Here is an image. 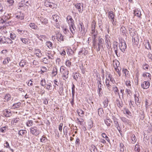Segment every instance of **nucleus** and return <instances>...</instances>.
<instances>
[{"mask_svg":"<svg viewBox=\"0 0 152 152\" xmlns=\"http://www.w3.org/2000/svg\"><path fill=\"white\" fill-rule=\"evenodd\" d=\"M53 1V0H46L45 2V5L53 9L56 7V5L52 2Z\"/></svg>","mask_w":152,"mask_h":152,"instance_id":"obj_1","label":"nucleus"},{"mask_svg":"<svg viewBox=\"0 0 152 152\" xmlns=\"http://www.w3.org/2000/svg\"><path fill=\"white\" fill-rule=\"evenodd\" d=\"M30 130L31 133L36 136L38 135L41 132L36 127H31Z\"/></svg>","mask_w":152,"mask_h":152,"instance_id":"obj_2","label":"nucleus"},{"mask_svg":"<svg viewBox=\"0 0 152 152\" xmlns=\"http://www.w3.org/2000/svg\"><path fill=\"white\" fill-rule=\"evenodd\" d=\"M119 47L121 50L123 52H124L125 49L126 48V45L124 41H121L120 42Z\"/></svg>","mask_w":152,"mask_h":152,"instance_id":"obj_3","label":"nucleus"},{"mask_svg":"<svg viewBox=\"0 0 152 152\" xmlns=\"http://www.w3.org/2000/svg\"><path fill=\"white\" fill-rule=\"evenodd\" d=\"M96 23L93 21L91 23V34L92 36H95V35H97L98 32L97 31H96L95 29Z\"/></svg>","mask_w":152,"mask_h":152,"instance_id":"obj_4","label":"nucleus"},{"mask_svg":"<svg viewBox=\"0 0 152 152\" xmlns=\"http://www.w3.org/2000/svg\"><path fill=\"white\" fill-rule=\"evenodd\" d=\"M132 37L133 44L135 45H137L139 42V37L137 35H135Z\"/></svg>","mask_w":152,"mask_h":152,"instance_id":"obj_5","label":"nucleus"},{"mask_svg":"<svg viewBox=\"0 0 152 152\" xmlns=\"http://www.w3.org/2000/svg\"><path fill=\"white\" fill-rule=\"evenodd\" d=\"M56 37V39L59 42H61V41H64V37L62 35L61 33H58L57 34Z\"/></svg>","mask_w":152,"mask_h":152,"instance_id":"obj_6","label":"nucleus"},{"mask_svg":"<svg viewBox=\"0 0 152 152\" xmlns=\"http://www.w3.org/2000/svg\"><path fill=\"white\" fill-rule=\"evenodd\" d=\"M66 19L68 20V23L69 26H75L74 23V21L73 20L71 16L68 15L66 18Z\"/></svg>","mask_w":152,"mask_h":152,"instance_id":"obj_7","label":"nucleus"},{"mask_svg":"<svg viewBox=\"0 0 152 152\" xmlns=\"http://www.w3.org/2000/svg\"><path fill=\"white\" fill-rule=\"evenodd\" d=\"M99 42L98 43V48H97V51H99L100 49V47L102 46V45L103 43L104 42V40L102 38H99Z\"/></svg>","mask_w":152,"mask_h":152,"instance_id":"obj_8","label":"nucleus"},{"mask_svg":"<svg viewBox=\"0 0 152 152\" xmlns=\"http://www.w3.org/2000/svg\"><path fill=\"white\" fill-rule=\"evenodd\" d=\"M76 8L78 9L79 12L81 13L83 10V5H81L80 3L77 4L75 5Z\"/></svg>","mask_w":152,"mask_h":152,"instance_id":"obj_9","label":"nucleus"},{"mask_svg":"<svg viewBox=\"0 0 152 152\" xmlns=\"http://www.w3.org/2000/svg\"><path fill=\"white\" fill-rule=\"evenodd\" d=\"M63 70H64V72H63V79L64 80H65L68 77V71L66 69H62Z\"/></svg>","mask_w":152,"mask_h":152,"instance_id":"obj_10","label":"nucleus"},{"mask_svg":"<svg viewBox=\"0 0 152 152\" xmlns=\"http://www.w3.org/2000/svg\"><path fill=\"white\" fill-rule=\"evenodd\" d=\"M108 18L110 19H115V15L113 12L112 11H109L108 12Z\"/></svg>","mask_w":152,"mask_h":152,"instance_id":"obj_11","label":"nucleus"},{"mask_svg":"<svg viewBox=\"0 0 152 152\" xmlns=\"http://www.w3.org/2000/svg\"><path fill=\"white\" fill-rule=\"evenodd\" d=\"M120 118L125 124H131V121L127 118L123 117H121Z\"/></svg>","mask_w":152,"mask_h":152,"instance_id":"obj_12","label":"nucleus"},{"mask_svg":"<svg viewBox=\"0 0 152 152\" xmlns=\"http://www.w3.org/2000/svg\"><path fill=\"white\" fill-rule=\"evenodd\" d=\"M105 84L107 89L110 91V90L111 87V85L110 84L109 80L108 78H106L105 82Z\"/></svg>","mask_w":152,"mask_h":152,"instance_id":"obj_13","label":"nucleus"},{"mask_svg":"<svg viewBox=\"0 0 152 152\" xmlns=\"http://www.w3.org/2000/svg\"><path fill=\"white\" fill-rule=\"evenodd\" d=\"M5 112H5L4 113L3 115L6 117H9L12 115L11 111L10 110H6Z\"/></svg>","mask_w":152,"mask_h":152,"instance_id":"obj_14","label":"nucleus"},{"mask_svg":"<svg viewBox=\"0 0 152 152\" xmlns=\"http://www.w3.org/2000/svg\"><path fill=\"white\" fill-rule=\"evenodd\" d=\"M113 121L115 124V127H118L119 124L118 121V119L115 117L113 116Z\"/></svg>","mask_w":152,"mask_h":152,"instance_id":"obj_15","label":"nucleus"},{"mask_svg":"<svg viewBox=\"0 0 152 152\" xmlns=\"http://www.w3.org/2000/svg\"><path fill=\"white\" fill-rule=\"evenodd\" d=\"M20 39L21 41L24 44H29V39L28 38H20Z\"/></svg>","mask_w":152,"mask_h":152,"instance_id":"obj_16","label":"nucleus"},{"mask_svg":"<svg viewBox=\"0 0 152 152\" xmlns=\"http://www.w3.org/2000/svg\"><path fill=\"white\" fill-rule=\"evenodd\" d=\"M134 100L135 102V104L137 105V106L139 105L140 103V101L139 100L138 97L136 96V94L134 95Z\"/></svg>","mask_w":152,"mask_h":152,"instance_id":"obj_17","label":"nucleus"},{"mask_svg":"<svg viewBox=\"0 0 152 152\" xmlns=\"http://www.w3.org/2000/svg\"><path fill=\"white\" fill-rule=\"evenodd\" d=\"M104 122L107 126H110L111 123L112 122V121L109 118L107 117L106 120H104Z\"/></svg>","mask_w":152,"mask_h":152,"instance_id":"obj_18","label":"nucleus"},{"mask_svg":"<svg viewBox=\"0 0 152 152\" xmlns=\"http://www.w3.org/2000/svg\"><path fill=\"white\" fill-rule=\"evenodd\" d=\"M28 62L24 60H22L19 63V65L20 66L24 67L25 65L27 64Z\"/></svg>","mask_w":152,"mask_h":152,"instance_id":"obj_19","label":"nucleus"},{"mask_svg":"<svg viewBox=\"0 0 152 152\" xmlns=\"http://www.w3.org/2000/svg\"><path fill=\"white\" fill-rule=\"evenodd\" d=\"M46 45L50 49H52L53 48V44L50 41H47L46 43Z\"/></svg>","mask_w":152,"mask_h":152,"instance_id":"obj_20","label":"nucleus"},{"mask_svg":"<svg viewBox=\"0 0 152 152\" xmlns=\"http://www.w3.org/2000/svg\"><path fill=\"white\" fill-rule=\"evenodd\" d=\"M18 6L20 8L23 7H25L26 6H27L28 7V5L26 4L25 3V2L23 1H22L21 2H20L18 4Z\"/></svg>","mask_w":152,"mask_h":152,"instance_id":"obj_21","label":"nucleus"},{"mask_svg":"<svg viewBox=\"0 0 152 152\" xmlns=\"http://www.w3.org/2000/svg\"><path fill=\"white\" fill-rule=\"evenodd\" d=\"M98 114L99 115L102 117L104 113L103 110L102 108H100L98 110Z\"/></svg>","mask_w":152,"mask_h":152,"instance_id":"obj_22","label":"nucleus"},{"mask_svg":"<svg viewBox=\"0 0 152 152\" xmlns=\"http://www.w3.org/2000/svg\"><path fill=\"white\" fill-rule=\"evenodd\" d=\"M48 58L49 59H54L53 56L54 55V52H53L52 53L51 52L48 53Z\"/></svg>","mask_w":152,"mask_h":152,"instance_id":"obj_23","label":"nucleus"},{"mask_svg":"<svg viewBox=\"0 0 152 152\" xmlns=\"http://www.w3.org/2000/svg\"><path fill=\"white\" fill-rule=\"evenodd\" d=\"M21 103L20 102L14 104L12 106L14 109L19 108L20 106Z\"/></svg>","mask_w":152,"mask_h":152,"instance_id":"obj_24","label":"nucleus"},{"mask_svg":"<svg viewBox=\"0 0 152 152\" xmlns=\"http://www.w3.org/2000/svg\"><path fill=\"white\" fill-rule=\"evenodd\" d=\"M129 32L130 35L131 36L133 37L136 34V31L134 29H129Z\"/></svg>","mask_w":152,"mask_h":152,"instance_id":"obj_25","label":"nucleus"},{"mask_svg":"<svg viewBox=\"0 0 152 152\" xmlns=\"http://www.w3.org/2000/svg\"><path fill=\"white\" fill-rule=\"evenodd\" d=\"M108 75V76L106 78H108L109 79V80L111 82H112L113 83H115V81L114 80V79L113 77H112V75L110 74H107Z\"/></svg>","mask_w":152,"mask_h":152,"instance_id":"obj_26","label":"nucleus"},{"mask_svg":"<svg viewBox=\"0 0 152 152\" xmlns=\"http://www.w3.org/2000/svg\"><path fill=\"white\" fill-rule=\"evenodd\" d=\"M145 47L148 50H151V46L148 41L145 44Z\"/></svg>","mask_w":152,"mask_h":152,"instance_id":"obj_27","label":"nucleus"},{"mask_svg":"<svg viewBox=\"0 0 152 152\" xmlns=\"http://www.w3.org/2000/svg\"><path fill=\"white\" fill-rule=\"evenodd\" d=\"M57 74V69L56 68H55L53 69L52 71V74L53 76H55Z\"/></svg>","mask_w":152,"mask_h":152,"instance_id":"obj_28","label":"nucleus"},{"mask_svg":"<svg viewBox=\"0 0 152 152\" xmlns=\"http://www.w3.org/2000/svg\"><path fill=\"white\" fill-rule=\"evenodd\" d=\"M42 24L46 25L48 23V20L45 18H42L40 20Z\"/></svg>","mask_w":152,"mask_h":152,"instance_id":"obj_29","label":"nucleus"},{"mask_svg":"<svg viewBox=\"0 0 152 152\" xmlns=\"http://www.w3.org/2000/svg\"><path fill=\"white\" fill-rule=\"evenodd\" d=\"M109 101L108 99L106 98L103 102V104H104V107L105 108L107 107L108 105Z\"/></svg>","mask_w":152,"mask_h":152,"instance_id":"obj_30","label":"nucleus"},{"mask_svg":"<svg viewBox=\"0 0 152 152\" xmlns=\"http://www.w3.org/2000/svg\"><path fill=\"white\" fill-rule=\"evenodd\" d=\"M74 26H69V29L70 30L71 33L72 34H74L75 33V30L74 28H75Z\"/></svg>","mask_w":152,"mask_h":152,"instance_id":"obj_31","label":"nucleus"},{"mask_svg":"<svg viewBox=\"0 0 152 152\" xmlns=\"http://www.w3.org/2000/svg\"><path fill=\"white\" fill-rule=\"evenodd\" d=\"M26 133V130H20L18 132V134L19 135L23 136Z\"/></svg>","mask_w":152,"mask_h":152,"instance_id":"obj_32","label":"nucleus"},{"mask_svg":"<svg viewBox=\"0 0 152 152\" xmlns=\"http://www.w3.org/2000/svg\"><path fill=\"white\" fill-rule=\"evenodd\" d=\"M4 99L6 100L7 102L9 101L11 99V96L9 94H7L5 95Z\"/></svg>","mask_w":152,"mask_h":152,"instance_id":"obj_33","label":"nucleus"},{"mask_svg":"<svg viewBox=\"0 0 152 152\" xmlns=\"http://www.w3.org/2000/svg\"><path fill=\"white\" fill-rule=\"evenodd\" d=\"M36 54L37 56L38 57H41L42 56V54L41 53V51L40 50L38 49H37L36 51Z\"/></svg>","mask_w":152,"mask_h":152,"instance_id":"obj_34","label":"nucleus"},{"mask_svg":"<svg viewBox=\"0 0 152 152\" xmlns=\"http://www.w3.org/2000/svg\"><path fill=\"white\" fill-rule=\"evenodd\" d=\"M145 86L144 89H147L150 86V83L148 81H144L143 83Z\"/></svg>","mask_w":152,"mask_h":152,"instance_id":"obj_35","label":"nucleus"},{"mask_svg":"<svg viewBox=\"0 0 152 152\" xmlns=\"http://www.w3.org/2000/svg\"><path fill=\"white\" fill-rule=\"evenodd\" d=\"M116 101L117 102V104L118 106L119 107V108L122 107L123 106V104L122 101L120 102V101L118 99L116 100Z\"/></svg>","mask_w":152,"mask_h":152,"instance_id":"obj_36","label":"nucleus"},{"mask_svg":"<svg viewBox=\"0 0 152 152\" xmlns=\"http://www.w3.org/2000/svg\"><path fill=\"white\" fill-rule=\"evenodd\" d=\"M134 150L136 152H139L140 150V146L137 145H136L135 147Z\"/></svg>","mask_w":152,"mask_h":152,"instance_id":"obj_37","label":"nucleus"},{"mask_svg":"<svg viewBox=\"0 0 152 152\" xmlns=\"http://www.w3.org/2000/svg\"><path fill=\"white\" fill-rule=\"evenodd\" d=\"M15 17L18 19H20L21 20L24 19V17L23 16V14L20 13V15H18L16 16Z\"/></svg>","mask_w":152,"mask_h":152,"instance_id":"obj_38","label":"nucleus"},{"mask_svg":"<svg viewBox=\"0 0 152 152\" xmlns=\"http://www.w3.org/2000/svg\"><path fill=\"white\" fill-rule=\"evenodd\" d=\"M72 98H74L75 94V86L73 84L72 87Z\"/></svg>","mask_w":152,"mask_h":152,"instance_id":"obj_39","label":"nucleus"},{"mask_svg":"<svg viewBox=\"0 0 152 152\" xmlns=\"http://www.w3.org/2000/svg\"><path fill=\"white\" fill-rule=\"evenodd\" d=\"M59 16L57 15H54L53 16V18L54 21L56 22H57L58 21V20H59Z\"/></svg>","mask_w":152,"mask_h":152,"instance_id":"obj_40","label":"nucleus"},{"mask_svg":"<svg viewBox=\"0 0 152 152\" xmlns=\"http://www.w3.org/2000/svg\"><path fill=\"white\" fill-rule=\"evenodd\" d=\"M134 14L135 16L139 17H140L141 15V12L138 10H135L134 11Z\"/></svg>","mask_w":152,"mask_h":152,"instance_id":"obj_41","label":"nucleus"},{"mask_svg":"<svg viewBox=\"0 0 152 152\" xmlns=\"http://www.w3.org/2000/svg\"><path fill=\"white\" fill-rule=\"evenodd\" d=\"M131 140L133 142L132 143H135V142H136L137 139H136V137L135 135L134 134H133L132 135V137H131Z\"/></svg>","mask_w":152,"mask_h":152,"instance_id":"obj_42","label":"nucleus"},{"mask_svg":"<svg viewBox=\"0 0 152 152\" xmlns=\"http://www.w3.org/2000/svg\"><path fill=\"white\" fill-rule=\"evenodd\" d=\"M29 26L35 30H36L37 27V26L34 23H30V24Z\"/></svg>","mask_w":152,"mask_h":152,"instance_id":"obj_43","label":"nucleus"},{"mask_svg":"<svg viewBox=\"0 0 152 152\" xmlns=\"http://www.w3.org/2000/svg\"><path fill=\"white\" fill-rule=\"evenodd\" d=\"M80 74L79 73H76L73 76L74 79H75L76 80H77L78 77H80Z\"/></svg>","mask_w":152,"mask_h":152,"instance_id":"obj_44","label":"nucleus"},{"mask_svg":"<svg viewBox=\"0 0 152 152\" xmlns=\"http://www.w3.org/2000/svg\"><path fill=\"white\" fill-rule=\"evenodd\" d=\"M116 67H115V66H114L115 67V69L117 72H120L121 69V67L119 66H117L116 64Z\"/></svg>","mask_w":152,"mask_h":152,"instance_id":"obj_45","label":"nucleus"},{"mask_svg":"<svg viewBox=\"0 0 152 152\" xmlns=\"http://www.w3.org/2000/svg\"><path fill=\"white\" fill-rule=\"evenodd\" d=\"M97 150V148L94 145H91V152H95Z\"/></svg>","mask_w":152,"mask_h":152,"instance_id":"obj_46","label":"nucleus"},{"mask_svg":"<svg viewBox=\"0 0 152 152\" xmlns=\"http://www.w3.org/2000/svg\"><path fill=\"white\" fill-rule=\"evenodd\" d=\"M10 37L12 39H15L16 37V35L14 33L10 34Z\"/></svg>","mask_w":152,"mask_h":152,"instance_id":"obj_47","label":"nucleus"},{"mask_svg":"<svg viewBox=\"0 0 152 152\" xmlns=\"http://www.w3.org/2000/svg\"><path fill=\"white\" fill-rule=\"evenodd\" d=\"M17 31L18 32V33L20 34H23L25 32H27V31L23 30H20L18 29L17 30Z\"/></svg>","mask_w":152,"mask_h":152,"instance_id":"obj_48","label":"nucleus"},{"mask_svg":"<svg viewBox=\"0 0 152 152\" xmlns=\"http://www.w3.org/2000/svg\"><path fill=\"white\" fill-rule=\"evenodd\" d=\"M77 112L79 116H80V114L83 115L84 114V112L81 109L77 110Z\"/></svg>","mask_w":152,"mask_h":152,"instance_id":"obj_49","label":"nucleus"},{"mask_svg":"<svg viewBox=\"0 0 152 152\" xmlns=\"http://www.w3.org/2000/svg\"><path fill=\"white\" fill-rule=\"evenodd\" d=\"M33 121H32L30 120V121H28L27 123H26V125L27 126H32L33 124Z\"/></svg>","mask_w":152,"mask_h":152,"instance_id":"obj_50","label":"nucleus"},{"mask_svg":"<svg viewBox=\"0 0 152 152\" xmlns=\"http://www.w3.org/2000/svg\"><path fill=\"white\" fill-rule=\"evenodd\" d=\"M99 80H98L97 81V84L98 85V87L99 86V87H102V83H101V79L100 77H99Z\"/></svg>","mask_w":152,"mask_h":152,"instance_id":"obj_51","label":"nucleus"},{"mask_svg":"<svg viewBox=\"0 0 152 152\" xmlns=\"http://www.w3.org/2000/svg\"><path fill=\"white\" fill-rule=\"evenodd\" d=\"M124 146L123 143H121L120 144V150L121 151H124Z\"/></svg>","mask_w":152,"mask_h":152,"instance_id":"obj_52","label":"nucleus"},{"mask_svg":"<svg viewBox=\"0 0 152 152\" xmlns=\"http://www.w3.org/2000/svg\"><path fill=\"white\" fill-rule=\"evenodd\" d=\"M118 42H116L113 44V48L114 50H118Z\"/></svg>","mask_w":152,"mask_h":152,"instance_id":"obj_53","label":"nucleus"},{"mask_svg":"<svg viewBox=\"0 0 152 152\" xmlns=\"http://www.w3.org/2000/svg\"><path fill=\"white\" fill-rule=\"evenodd\" d=\"M71 62L69 60H67L66 62V65L67 66L70 67L71 64Z\"/></svg>","mask_w":152,"mask_h":152,"instance_id":"obj_54","label":"nucleus"},{"mask_svg":"<svg viewBox=\"0 0 152 152\" xmlns=\"http://www.w3.org/2000/svg\"><path fill=\"white\" fill-rule=\"evenodd\" d=\"M126 84L129 88H131L130 82L129 81H127L126 82Z\"/></svg>","mask_w":152,"mask_h":152,"instance_id":"obj_55","label":"nucleus"},{"mask_svg":"<svg viewBox=\"0 0 152 152\" xmlns=\"http://www.w3.org/2000/svg\"><path fill=\"white\" fill-rule=\"evenodd\" d=\"M42 61L45 64H48L50 61L46 58H44L42 60Z\"/></svg>","mask_w":152,"mask_h":152,"instance_id":"obj_56","label":"nucleus"},{"mask_svg":"<svg viewBox=\"0 0 152 152\" xmlns=\"http://www.w3.org/2000/svg\"><path fill=\"white\" fill-rule=\"evenodd\" d=\"M41 85L42 86H44L46 85V83L45 80H42L40 82Z\"/></svg>","mask_w":152,"mask_h":152,"instance_id":"obj_57","label":"nucleus"},{"mask_svg":"<svg viewBox=\"0 0 152 152\" xmlns=\"http://www.w3.org/2000/svg\"><path fill=\"white\" fill-rule=\"evenodd\" d=\"M20 120V119L19 118H14L13 119V124H14V123H17L18 121H19Z\"/></svg>","mask_w":152,"mask_h":152,"instance_id":"obj_58","label":"nucleus"},{"mask_svg":"<svg viewBox=\"0 0 152 152\" xmlns=\"http://www.w3.org/2000/svg\"><path fill=\"white\" fill-rule=\"evenodd\" d=\"M113 89L114 91V92L115 94H116V93L119 92V90L116 86H115V87L113 88Z\"/></svg>","mask_w":152,"mask_h":152,"instance_id":"obj_59","label":"nucleus"},{"mask_svg":"<svg viewBox=\"0 0 152 152\" xmlns=\"http://www.w3.org/2000/svg\"><path fill=\"white\" fill-rule=\"evenodd\" d=\"M63 126V123H61L59 126L58 127V129L59 131L61 132L62 129V126Z\"/></svg>","mask_w":152,"mask_h":152,"instance_id":"obj_60","label":"nucleus"},{"mask_svg":"<svg viewBox=\"0 0 152 152\" xmlns=\"http://www.w3.org/2000/svg\"><path fill=\"white\" fill-rule=\"evenodd\" d=\"M7 43L8 44H11L13 43V41L9 38H7Z\"/></svg>","mask_w":152,"mask_h":152,"instance_id":"obj_61","label":"nucleus"},{"mask_svg":"<svg viewBox=\"0 0 152 152\" xmlns=\"http://www.w3.org/2000/svg\"><path fill=\"white\" fill-rule=\"evenodd\" d=\"M143 69L146 70L148 69V65L147 64H145L143 66Z\"/></svg>","mask_w":152,"mask_h":152,"instance_id":"obj_62","label":"nucleus"},{"mask_svg":"<svg viewBox=\"0 0 152 152\" xmlns=\"http://www.w3.org/2000/svg\"><path fill=\"white\" fill-rule=\"evenodd\" d=\"M126 92H127L128 94L130 96H131L132 95V91L130 89H126Z\"/></svg>","mask_w":152,"mask_h":152,"instance_id":"obj_63","label":"nucleus"},{"mask_svg":"<svg viewBox=\"0 0 152 152\" xmlns=\"http://www.w3.org/2000/svg\"><path fill=\"white\" fill-rule=\"evenodd\" d=\"M6 128H7V127L4 126L2 127V128L0 129V131L2 132H4L6 131Z\"/></svg>","mask_w":152,"mask_h":152,"instance_id":"obj_64","label":"nucleus"}]
</instances>
